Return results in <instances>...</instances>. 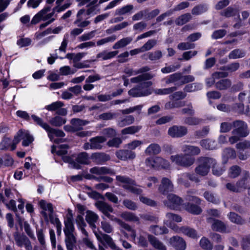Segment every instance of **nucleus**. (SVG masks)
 Instances as JSON below:
<instances>
[{
  "mask_svg": "<svg viewBox=\"0 0 250 250\" xmlns=\"http://www.w3.org/2000/svg\"><path fill=\"white\" fill-rule=\"evenodd\" d=\"M154 75L151 73H145L131 78L132 83H140L130 89L128 95L133 97H140L147 96L151 94L152 91L150 87L152 85V82L148 81L152 79Z\"/></svg>",
  "mask_w": 250,
  "mask_h": 250,
  "instance_id": "1",
  "label": "nucleus"
},
{
  "mask_svg": "<svg viewBox=\"0 0 250 250\" xmlns=\"http://www.w3.org/2000/svg\"><path fill=\"white\" fill-rule=\"evenodd\" d=\"M64 242L67 250H74L76 246L77 239L74 234L75 228L73 222V215L70 209L68 210V215L66 220L64 221Z\"/></svg>",
  "mask_w": 250,
  "mask_h": 250,
  "instance_id": "2",
  "label": "nucleus"
},
{
  "mask_svg": "<svg viewBox=\"0 0 250 250\" xmlns=\"http://www.w3.org/2000/svg\"><path fill=\"white\" fill-rule=\"evenodd\" d=\"M234 129L231 132L232 135L229 139L231 144L239 141L241 138L246 137L249 134L247 124L242 120H236L232 122Z\"/></svg>",
  "mask_w": 250,
  "mask_h": 250,
  "instance_id": "3",
  "label": "nucleus"
},
{
  "mask_svg": "<svg viewBox=\"0 0 250 250\" xmlns=\"http://www.w3.org/2000/svg\"><path fill=\"white\" fill-rule=\"evenodd\" d=\"M198 165L195 167V172L202 176H206L209 171L211 164H215V159L208 157H200L198 159Z\"/></svg>",
  "mask_w": 250,
  "mask_h": 250,
  "instance_id": "4",
  "label": "nucleus"
},
{
  "mask_svg": "<svg viewBox=\"0 0 250 250\" xmlns=\"http://www.w3.org/2000/svg\"><path fill=\"white\" fill-rule=\"evenodd\" d=\"M31 118L37 125L40 126L48 133V136L50 139L52 138V134H54L59 137H63L65 136V133L62 130L51 127L47 123L43 121L42 119L37 115L33 114L31 115Z\"/></svg>",
  "mask_w": 250,
  "mask_h": 250,
  "instance_id": "5",
  "label": "nucleus"
},
{
  "mask_svg": "<svg viewBox=\"0 0 250 250\" xmlns=\"http://www.w3.org/2000/svg\"><path fill=\"white\" fill-rule=\"evenodd\" d=\"M116 180L123 184V188L127 190H129L132 193L136 195H141L143 192V190L136 186L135 181L126 176L117 175L116 177Z\"/></svg>",
  "mask_w": 250,
  "mask_h": 250,
  "instance_id": "6",
  "label": "nucleus"
},
{
  "mask_svg": "<svg viewBox=\"0 0 250 250\" xmlns=\"http://www.w3.org/2000/svg\"><path fill=\"white\" fill-rule=\"evenodd\" d=\"M195 78L192 75H183L182 73L177 72L170 75L164 79L165 83L167 84L174 83L180 81L181 85L193 82Z\"/></svg>",
  "mask_w": 250,
  "mask_h": 250,
  "instance_id": "7",
  "label": "nucleus"
},
{
  "mask_svg": "<svg viewBox=\"0 0 250 250\" xmlns=\"http://www.w3.org/2000/svg\"><path fill=\"white\" fill-rule=\"evenodd\" d=\"M170 160L176 165L185 167H188L192 165L195 159L187 154H176L170 156Z\"/></svg>",
  "mask_w": 250,
  "mask_h": 250,
  "instance_id": "8",
  "label": "nucleus"
},
{
  "mask_svg": "<svg viewBox=\"0 0 250 250\" xmlns=\"http://www.w3.org/2000/svg\"><path fill=\"white\" fill-rule=\"evenodd\" d=\"M16 231L13 233V236L16 245L19 247L24 246L26 250H32V246L30 240L24 234H21L16 227Z\"/></svg>",
  "mask_w": 250,
  "mask_h": 250,
  "instance_id": "9",
  "label": "nucleus"
},
{
  "mask_svg": "<svg viewBox=\"0 0 250 250\" xmlns=\"http://www.w3.org/2000/svg\"><path fill=\"white\" fill-rule=\"evenodd\" d=\"M95 206L110 220L113 221L116 218L114 216L110 214V213H112L114 211V209L112 207L107 203L103 201H98L95 203Z\"/></svg>",
  "mask_w": 250,
  "mask_h": 250,
  "instance_id": "10",
  "label": "nucleus"
},
{
  "mask_svg": "<svg viewBox=\"0 0 250 250\" xmlns=\"http://www.w3.org/2000/svg\"><path fill=\"white\" fill-rule=\"evenodd\" d=\"M188 133L187 127L184 125H174L169 127L167 131L168 134L172 138H182Z\"/></svg>",
  "mask_w": 250,
  "mask_h": 250,
  "instance_id": "11",
  "label": "nucleus"
},
{
  "mask_svg": "<svg viewBox=\"0 0 250 250\" xmlns=\"http://www.w3.org/2000/svg\"><path fill=\"white\" fill-rule=\"evenodd\" d=\"M97 240L104 245L106 244L113 250H121L115 244L111 236L102 232H95Z\"/></svg>",
  "mask_w": 250,
  "mask_h": 250,
  "instance_id": "12",
  "label": "nucleus"
},
{
  "mask_svg": "<svg viewBox=\"0 0 250 250\" xmlns=\"http://www.w3.org/2000/svg\"><path fill=\"white\" fill-rule=\"evenodd\" d=\"M167 198L168 201L165 202L164 204L170 209H177L182 205L183 202V200L181 198L174 194H168Z\"/></svg>",
  "mask_w": 250,
  "mask_h": 250,
  "instance_id": "13",
  "label": "nucleus"
},
{
  "mask_svg": "<svg viewBox=\"0 0 250 250\" xmlns=\"http://www.w3.org/2000/svg\"><path fill=\"white\" fill-rule=\"evenodd\" d=\"M173 188L174 186L171 180L167 178L164 177L161 180L158 191L161 194L167 195L169 192L173 191Z\"/></svg>",
  "mask_w": 250,
  "mask_h": 250,
  "instance_id": "14",
  "label": "nucleus"
},
{
  "mask_svg": "<svg viewBox=\"0 0 250 250\" xmlns=\"http://www.w3.org/2000/svg\"><path fill=\"white\" fill-rule=\"evenodd\" d=\"M85 219L89 227L93 230V232L95 233V232H97L96 231L97 227L95 224L99 219V216L98 214L93 211L89 210H87L86 211Z\"/></svg>",
  "mask_w": 250,
  "mask_h": 250,
  "instance_id": "15",
  "label": "nucleus"
},
{
  "mask_svg": "<svg viewBox=\"0 0 250 250\" xmlns=\"http://www.w3.org/2000/svg\"><path fill=\"white\" fill-rule=\"evenodd\" d=\"M169 243L176 250H185L186 248V243L185 240L178 236H174L170 238Z\"/></svg>",
  "mask_w": 250,
  "mask_h": 250,
  "instance_id": "16",
  "label": "nucleus"
},
{
  "mask_svg": "<svg viewBox=\"0 0 250 250\" xmlns=\"http://www.w3.org/2000/svg\"><path fill=\"white\" fill-rule=\"evenodd\" d=\"M172 229L177 233L181 232L192 238H195L197 237L196 231L194 229L188 227L178 228L177 226H174Z\"/></svg>",
  "mask_w": 250,
  "mask_h": 250,
  "instance_id": "17",
  "label": "nucleus"
},
{
  "mask_svg": "<svg viewBox=\"0 0 250 250\" xmlns=\"http://www.w3.org/2000/svg\"><path fill=\"white\" fill-rule=\"evenodd\" d=\"M89 171L91 173L97 175L110 174L114 175L115 172L106 167H94L90 169Z\"/></svg>",
  "mask_w": 250,
  "mask_h": 250,
  "instance_id": "18",
  "label": "nucleus"
},
{
  "mask_svg": "<svg viewBox=\"0 0 250 250\" xmlns=\"http://www.w3.org/2000/svg\"><path fill=\"white\" fill-rule=\"evenodd\" d=\"M116 155L118 158L121 160L125 161L127 159H133L136 155L134 152L131 150L122 149L117 151Z\"/></svg>",
  "mask_w": 250,
  "mask_h": 250,
  "instance_id": "19",
  "label": "nucleus"
},
{
  "mask_svg": "<svg viewBox=\"0 0 250 250\" xmlns=\"http://www.w3.org/2000/svg\"><path fill=\"white\" fill-rule=\"evenodd\" d=\"M92 161L97 164H101L110 160V157L104 153L96 152L91 155Z\"/></svg>",
  "mask_w": 250,
  "mask_h": 250,
  "instance_id": "20",
  "label": "nucleus"
},
{
  "mask_svg": "<svg viewBox=\"0 0 250 250\" xmlns=\"http://www.w3.org/2000/svg\"><path fill=\"white\" fill-rule=\"evenodd\" d=\"M106 141V138L103 136H96L89 139V142L91 143L92 149H101L103 147L102 144L104 143Z\"/></svg>",
  "mask_w": 250,
  "mask_h": 250,
  "instance_id": "21",
  "label": "nucleus"
},
{
  "mask_svg": "<svg viewBox=\"0 0 250 250\" xmlns=\"http://www.w3.org/2000/svg\"><path fill=\"white\" fill-rule=\"evenodd\" d=\"M232 82L228 78L222 79L216 82L215 88L219 90H226L231 86Z\"/></svg>",
  "mask_w": 250,
  "mask_h": 250,
  "instance_id": "22",
  "label": "nucleus"
},
{
  "mask_svg": "<svg viewBox=\"0 0 250 250\" xmlns=\"http://www.w3.org/2000/svg\"><path fill=\"white\" fill-rule=\"evenodd\" d=\"M182 150L186 154L188 155H197L201 152L199 147L190 145H184L182 146Z\"/></svg>",
  "mask_w": 250,
  "mask_h": 250,
  "instance_id": "23",
  "label": "nucleus"
},
{
  "mask_svg": "<svg viewBox=\"0 0 250 250\" xmlns=\"http://www.w3.org/2000/svg\"><path fill=\"white\" fill-rule=\"evenodd\" d=\"M250 177V173L248 171H244L242 178L236 183L239 192L247 188V181Z\"/></svg>",
  "mask_w": 250,
  "mask_h": 250,
  "instance_id": "24",
  "label": "nucleus"
},
{
  "mask_svg": "<svg viewBox=\"0 0 250 250\" xmlns=\"http://www.w3.org/2000/svg\"><path fill=\"white\" fill-rule=\"evenodd\" d=\"M199 205L188 202L185 204V208L187 211L192 214L199 215L202 212V209Z\"/></svg>",
  "mask_w": 250,
  "mask_h": 250,
  "instance_id": "25",
  "label": "nucleus"
},
{
  "mask_svg": "<svg viewBox=\"0 0 250 250\" xmlns=\"http://www.w3.org/2000/svg\"><path fill=\"white\" fill-rule=\"evenodd\" d=\"M70 123L73 125V127L76 132L82 129L83 126L87 125L88 122L78 118H73L71 119Z\"/></svg>",
  "mask_w": 250,
  "mask_h": 250,
  "instance_id": "26",
  "label": "nucleus"
},
{
  "mask_svg": "<svg viewBox=\"0 0 250 250\" xmlns=\"http://www.w3.org/2000/svg\"><path fill=\"white\" fill-rule=\"evenodd\" d=\"M148 239L150 244L155 249H157L159 250H167L166 247L154 236L149 235L148 236Z\"/></svg>",
  "mask_w": 250,
  "mask_h": 250,
  "instance_id": "27",
  "label": "nucleus"
},
{
  "mask_svg": "<svg viewBox=\"0 0 250 250\" xmlns=\"http://www.w3.org/2000/svg\"><path fill=\"white\" fill-rule=\"evenodd\" d=\"M203 121L202 119L191 116L185 117L184 119V123L190 126L198 125L202 124Z\"/></svg>",
  "mask_w": 250,
  "mask_h": 250,
  "instance_id": "28",
  "label": "nucleus"
},
{
  "mask_svg": "<svg viewBox=\"0 0 250 250\" xmlns=\"http://www.w3.org/2000/svg\"><path fill=\"white\" fill-rule=\"evenodd\" d=\"M121 217L126 221L137 222L138 224L140 223L139 217L133 212H124L121 214Z\"/></svg>",
  "mask_w": 250,
  "mask_h": 250,
  "instance_id": "29",
  "label": "nucleus"
},
{
  "mask_svg": "<svg viewBox=\"0 0 250 250\" xmlns=\"http://www.w3.org/2000/svg\"><path fill=\"white\" fill-rule=\"evenodd\" d=\"M75 162L79 165H88L89 164V156L88 153L83 152L78 154Z\"/></svg>",
  "mask_w": 250,
  "mask_h": 250,
  "instance_id": "30",
  "label": "nucleus"
},
{
  "mask_svg": "<svg viewBox=\"0 0 250 250\" xmlns=\"http://www.w3.org/2000/svg\"><path fill=\"white\" fill-rule=\"evenodd\" d=\"M118 53V51L108 52L106 50H104L98 53L96 58L97 59L101 58L103 60H107L114 57Z\"/></svg>",
  "mask_w": 250,
  "mask_h": 250,
  "instance_id": "31",
  "label": "nucleus"
},
{
  "mask_svg": "<svg viewBox=\"0 0 250 250\" xmlns=\"http://www.w3.org/2000/svg\"><path fill=\"white\" fill-rule=\"evenodd\" d=\"M161 151L160 146L157 144L150 145L146 149L145 153L148 155L159 154Z\"/></svg>",
  "mask_w": 250,
  "mask_h": 250,
  "instance_id": "32",
  "label": "nucleus"
},
{
  "mask_svg": "<svg viewBox=\"0 0 250 250\" xmlns=\"http://www.w3.org/2000/svg\"><path fill=\"white\" fill-rule=\"evenodd\" d=\"M134 121L135 119L134 117L132 115H128L119 120L117 122V125L119 127H123L132 124Z\"/></svg>",
  "mask_w": 250,
  "mask_h": 250,
  "instance_id": "33",
  "label": "nucleus"
},
{
  "mask_svg": "<svg viewBox=\"0 0 250 250\" xmlns=\"http://www.w3.org/2000/svg\"><path fill=\"white\" fill-rule=\"evenodd\" d=\"M166 217L165 223L167 225H168L172 221L180 222L182 221V217L180 215L172 213H167Z\"/></svg>",
  "mask_w": 250,
  "mask_h": 250,
  "instance_id": "34",
  "label": "nucleus"
},
{
  "mask_svg": "<svg viewBox=\"0 0 250 250\" xmlns=\"http://www.w3.org/2000/svg\"><path fill=\"white\" fill-rule=\"evenodd\" d=\"M228 216L231 222L237 225H241L244 224L245 222L244 219H243L240 215L234 212H230L228 215Z\"/></svg>",
  "mask_w": 250,
  "mask_h": 250,
  "instance_id": "35",
  "label": "nucleus"
},
{
  "mask_svg": "<svg viewBox=\"0 0 250 250\" xmlns=\"http://www.w3.org/2000/svg\"><path fill=\"white\" fill-rule=\"evenodd\" d=\"M66 122L65 118L58 115L52 118L49 121V123L52 125L56 127L61 126L65 124Z\"/></svg>",
  "mask_w": 250,
  "mask_h": 250,
  "instance_id": "36",
  "label": "nucleus"
},
{
  "mask_svg": "<svg viewBox=\"0 0 250 250\" xmlns=\"http://www.w3.org/2000/svg\"><path fill=\"white\" fill-rule=\"evenodd\" d=\"M246 52L244 50L240 49H235L231 51L229 54V59H237L242 58L245 56Z\"/></svg>",
  "mask_w": 250,
  "mask_h": 250,
  "instance_id": "37",
  "label": "nucleus"
},
{
  "mask_svg": "<svg viewBox=\"0 0 250 250\" xmlns=\"http://www.w3.org/2000/svg\"><path fill=\"white\" fill-rule=\"evenodd\" d=\"M76 222L82 233L86 236H88V232L84 228L86 226V224L84 221L82 215H78L76 218Z\"/></svg>",
  "mask_w": 250,
  "mask_h": 250,
  "instance_id": "38",
  "label": "nucleus"
},
{
  "mask_svg": "<svg viewBox=\"0 0 250 250\" xmlns=\"http://www.w3.org/2000/svg\"><path fill=\"white\" fill-rule=\"evenodd\" d=\"M207 10L208 6L206 4H199L192 8L191 13L193 15H199L206 12Z\"/></svg>",
  "mask_w": 250,
  "mask_h": 250,
  "instance_id": "39",
  "label": "nucleus"
},
{
  "mask_svg": "<svg viewBox=\"0 0 250 250\" xmlns=\"http://www.w3.org/2000/svg\"><path fill=\"white\" fill-rule=\"evenodd\" d=\"M154 162L155 165V168H167L169 166V162L160 157H155Z\"/></svg>",
  "mask_w": 250,
  "mask_h": 250,
  "instance_id": "40",
  "label": "nucleus"
},
{
  "mask_svg": "<svg viewBox=\"0 0 250 250\" xmlns=\"http://www.w3.org/2000/svg\"><path fill=\"white\" fill-rule=\"evenodd\" d=\"M132 41V38L130 37L123 38L116 42L113 46V48L114 49H118L124 47L130 43Z\"/></svg>",
  "mask_w": 250,
  "mask_h": 250,
  "instance_id": "41",
  "label": "nucleus"
},
{
  "mask_svg": "<svg viewBox=\"0 0 250 250\" xmlns=\"http://www.w3.org/2000/svg\"><path fill=\"white\" fill-rule=\"evenodd\" d=\"M191 18L192 16L190 13H186L177 18L175 22L178 25H183L189 21Z\"/></svg>",
  "mask_w": 250,
  "mask_h": 250,
  "instance_id": "42",
  "label": "nucleus"
},
{
  "mask_svg": "<svg viewBox=\"0 0 250 250\" xmlns=\"http://www.w3.org/2000/svg\"><path fill=\"white\" fill-rule=\"evenodd\" d=\"M200 145L206 149H213L216 147L215 141L208 139L201 140Z\"/></svg>",
  "mask_w": 250,
  "mask_h": 250,
  "instance_id": "43",
  "label": "nucleus"
},
{
  "mask_svg": "<svg viewBox=\"0 0 250 250\" xmlns=\"http://www.w3.org/2000/svg\"><path fill=\"white\" fill-rule=\"evenodd\" d=\"M220 14L226 18H229L238 14V10L232 7H228L221 12Z\"/></svg>",
  "mask_w": 250,
  "mask_h": 250,
  "instance_id": "44",
  "label": "nucleus"
},
{
  "mask_svg": "<svg viewBox=\"0 0 250 250\" xmlns=\"http://www.w3.org/2000/svg\"><path fill=\"white\" fill-rule=\"evenodd\" d=\"M201 89V85L198 83H194L187 84L183 90L186 92H192L198 91Z\"/></svg>",
  "mask_w": 250,
  "mask_h": 250,
  "instance_id": "45",
  "label": "nucleus"
},
{
  "mask_svg": "<svg viewBox=\"0 0 250 250\" xmlns=\"http://www.w3.org/2000/svg\"><path fill=\"white\" fill-rule=\"evenodd\" d=\"M240 68V63L238 62H234L227 65L221 67L220 69L224 71H228L232 73L236 71Z\"/></svg>",
  "mask_w": 250,
  "mask_h": 250,
  "instance_id": "46",
  "label": "nucleus"
},
{
  "mask_svg": "<svg viewBox=\"0 0 250 250\" xmlns=\"http://www.w3.org/2000/svg\"><path fill=\"white\" fill-rule=\"evenodd\" d=\"M133 8V5L129 4L125 5L121 8L117 9L115 11V15L121 16L130 13Z\"/></svg>",
  "mask_w": 250,
  "mask_h": 250,
  "instance_id": "47",
  "label": "nucleus"
},
{
  "mask_svg": "<svg viewBox=\"0 0 250 250\" xmlns=\"http://www.w3.org/2000/svg\"><path fill=\"white\" fill-rule=\"evenodd\" d=\"M50 222L56 225L57 232L58 235H60L62 232V224L58 218L54 217L53 213L49 214Z\"/></svg>",
  "mask_w": 250,
  "mask_h": 250,
  "instance_id": "48",
  "label": "nucleus"
},
{
  "mask_svg": "<svg viewBox=\"0 0 250 250\" xmlns=\"http://www.w3.org/2000/svg\"><path fill=\"white\" fill-rule=\"evenodd\" d=\"M209 131V127L208 126H204L201 129L197 130L194 132V135L195 138L200 139L205 137Z\"/></svg>",
  "mask_w": 250,
  "mask_h": 250,
  "instance_id": "49",
  "label": "nucleus"
},
{
  "mask_svg": "<svg viewBox=\"0 0 250 250\" xmlns=\"http://www.w3.org/2000/svg\"><path fill=\"white\" fill-rule=\"evenodd\" d=\"M211 228L213 230L224 232L226 230V226L223 222L218 220H215Z\"/></svg>",
  "mask_w": 250,
  "mask_h": 250,
  "instance_id": "50",
  "label": "nucleus"
},
{
  "mask_svg": "<svg viewBox=\"0 0 250 250\" xmlns=\"http://www.w3.org/2000/svg\"><path fill=\"white\" fill-rule=\"evenodd\" d=\"M64 104L61 101L53 102L50 104L45 106V109L50 111H57L58 110L64 106Z\"/></svg>",
  "mask_w": 250,
  "mask_h": 250,
  "instance_id": "51",
  "label": "nucleus"
},
{
  "mask_svg": "<svg viewBox=\"0 0 250 250\" xmlns=\"http://www.w3.org/2000/svg\"><path fill=\"white\" fill-rule=\"evenodd\" d=\"M195 193V190H193L188 191L186 195V199L189 202H192L196 203V204L200 205L201 203V199L198 197L193 195V194Z\"/></svg>",
  "mask_w": 250,
  "mask_h": 250,
  "instance_id": "52",
  "label": "nucleus"
},
{
  "mask_svg": "<svg viewBox=\"0 0 250 250\" xmlns=\"http://www.w3.org/2000/svg\"><path fill=\"white\" fill-rule=\"evenodd\" d=\"M150 231L155 235H161L168 233V229L165 227L153 226L150 227Z\"/></svg>",
  "mask_w": 250,
  "mask_h": 250,
  "instance_id": "53",
  "label": "nucleus"
},
{
  "mask_svg": "<svg viewBox=\"0 0 250 250\" xmlns=\"http://www.w3.org/2000/svg\"><path fill=\"white\" fill-rule=\"evenodd\" d=\"M62 159L64 162L69 163V164L71 165V167L73 168L80 169L82 167L81 166L76 163L75 161L70 156H62Z\"/></svg>",
  "mask_w": 250,
  "mask_h": 250,
  "instance_id": "54",
  "label": "nucleus"
},
{
  "mask_svg": "<svg viewBox=\"0 0 250 250\" xmlns=\"http://www.w3.org/2000/svg\"><path fill=\"white\" fill-rule=\"evenodd\" d=\"M177 89L176 86L166 88L163 89H157L154 90V92L157 95H167L172 93Z\"/></svg>",
  "mask_w": 250,
  "mask_h": 250,
  "instance_id": "55",
  "label": "nucleus"
},
{
  "mask_svg": "<svg viewBox=\"0 0 250 250\" xmlns=\"http://www.w3.org/2000/svg\"><path fill=\"white\" fill-rule=\"evenodd\" d=\"M141 128V127L139 126H128L122 129L121 130V134L122 135L133 134L138 132Z\"/></svg>",
  "mask_w": 250,
  "mask_h": 250,
  "instance_id": "56",
  "label": "nucleus"
},
{
  "mask_svg": "<svg viewBox=\"0 0 250 250\" xmlns=\"http://www.w3.org/2000/svg\"><path fill=\"white\" fill-rule=\"evenodd\" d=\"M22 139L23 140L22 145L24 146H28L34 140L33 137L28 132H23Z\"/></svg>",
  "mask_w": 250,
  "mask_h": 250,
  "instance_id": "57",
  "label": "nucleus"
},
{
  "mask_svg": "<svg viewBox=\"0 0 250 250\" xmlns=\"http://www.w3.org/2000/svg\"><path fill=\"white\" fill-rule=\"evenodd\" d=\"M157 44V40L155 39L149 40L146 43H145L142 47L143 52L148 51L152 49Z\"/></svg>",
  "mask_w": 250,
  "mask_h": 250,
  "instance_id": "58",
  "label": "nucleus"
},
{
  "mask_svg": "<svg viewBox=\"0 0 250 250\" xmlns=\"http://www.w3.org/2000/svg\"><path fill=\"white\" fill-rule=\"evenodd\" d=\"M200 245L203 249L206 250H211L213 248L211 243L206 237H203L200 240Z\"/></svg>",
  "mask_w": 250,
  "mask_h": 250,
  "instance_id": "59",
  "label": "nucleus"
},
{
  "mask_svg": "<svg viewBox=\"0 0 250 250\" xmlns=\"http://www.w3.org/2000/svg\"><path fill=\"white\" fill-rule=\"evenodd\" d=\"M241 169L240 167L238 166H232L229 170V176L231 178H236L240 174Z\"/></svg>",
  "mask_w": 250,
  "mask_h": 250,
  "instance_id": "60",
  "label": "nucleus"
},
{
  "mask_svg": "<svg viewBox=\"0 0 250 250\" xmlns=\"http://www.w3.org/2000/svg\"><path fill=\"white\" fill-rule=\"evenodd\" d=\"M212 173L216 176L221 175L223 172L225 171V169L217 164L216 160H215V164H211Z\"/></svg>",
  "mask_w": 250,
  "mask_h": 250,
  "instance_id": "61",
  "label": "nucleus"
},
{
  "mask_svg": "<svg viewBox=\"0 0 250 250\" xmlns=\"http://www.w3.org/2000/svg\"><path fill=\"white\" fill-rule=\"evenodd\" d=\"M186 96L187 94L184 91H179L170 95L169 96V98L171 100H180L184 99Z\"/></svg>",
  "mask_w": 250,
  "mask_h": 250,
  "instance_id": "62",
  "label": "nucleus"
},
{
  "mask_svg": "<svg viewBox=\"0 0 250 250\" xmlns=\"http://www.w3.org/2000/svg\"><path fill=\"white\" fill-rule=\"evenodd\" d=\"M102 133L104 135L108 138L115 137L117 135V132L116 130L111 127H107L103 129L102 130Z\"/></svg>",
  "mask_w": 250,
  "mask_h": 250,
  "instance_id": "63",
  "label": "nucleus"
},
{
  "mask_svg": "<svg viewBox=\"0 0 250 250\" xmlns=\"http://www.w3.org/2000/svg\"><path fill=\"white\" fill-rule=\"evenodd\" d=\"M122 140L119 137H114L113 139L109 140L107 143V145L109 147H119L120 145L122 144Z\"/></svg>",
  "mask_w": 250,
  "mask_h": 250,
  "instance_id": "64",
  "label": "nucleus"
}]
</instances>
